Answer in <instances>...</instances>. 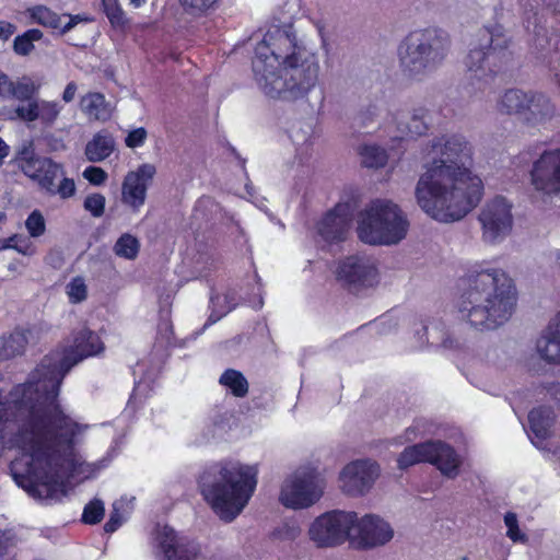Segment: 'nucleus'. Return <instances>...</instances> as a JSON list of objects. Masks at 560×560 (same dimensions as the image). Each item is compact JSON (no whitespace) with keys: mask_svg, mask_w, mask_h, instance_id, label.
<instances>
[{"mask_svg":"<svg viewBox=\"0 0 560 560\" xmlns=\"http://www.w3.org/2000/svg\"><path fill=\"white\" fill-rule=\"evenodd\" d=\"M11 79L7 73L0 70V97H7L9 88L11 86Z\"/></svg>","mask_w":560,"mask_h":560,"instance_id":"obj_55","label":"nucleus"},{"mask_svg":"<svg viewBox=\"0 0 560 560\" xmlns=\"http://www.w3.org/2000/svg\"><path fill=\"white\" fill-rule=\"evenodd\" d=\"M462 285L458 312L475 329H497L512 316L517 294L513 280L504 270H471Z\"/></svg>","mask_w":560,"mask_h":560,"instance_id":"obj_3","label":"nucleus"},{"mask_svg":"<svg viewBox=\"0 0 560 560\" xmlns=\"http://www.w3.org/2000/svg\"><path fill=\"white\" fill-rule=\"evenodd\" d=\"M452 48L450 33L439 26L409 32L397 48L398 66L404 78L421 82L446 60Z\"/></svg>","mask_w":560,"mask_h":560,"instance_id":"obj_5","label":"nucleus"},{"mask_svg":"<svg viewBox=\"0 0 560 560\" xmlns=\"http://www.w3.org/2000/svg\"><path fill=\"white\" fill-rule=\"evenodd\" d=\"M15 113L16 116L23 121H35L40 115L39 104L36 101L31 100L26 106H18L15 108Z\"/></svg>","mask_w":560,"mask_h":560,"instance_id":"obj_48","label":"nucleus"},{"mask_svg":"<svg viewBox=\"0 0 560 560\" xmlns=\"http://www.w3.org/2000/svg\"><path fill=\"white\" fill-rule=\"evenodd\" d=\"M258 88L271 98L298 100L318 83L319 58L292 24L272 25L255 47L252 59Z\"/></svg>","mask_w":560,"mask_h":560,"instance_id":"obj_2","label":"nucleus"},{"mask_svg":"<svg viewBox=\"0 0 560 560\" xmlns=\"http://www.w3.org/2000/svg\"><path fill=\"white\" fill-rule=\"evenodd\" d=\"M423 330L427 335L428 342L431 345L441 346L450 350H457L464 345L460 338L456 337L453 332L446 331L444 327L439 324L424 326Z\"/></svg>","mask_w":560,"mask_h":560,"instance_id":"obj_31","label":"nucleus"},{"mask_svg":"<svg viewBox=\"0 0 560 560\" xmlns=\"http://www.w3.org/2000/svg\"><path fill=\"white\" fill-rule=\"evenodd\" d=\"M30 15L36 23L57 31L60 34L70 30V21L62 24L61 18L45 5H36L30 9Z\"/></svg>","mask_w":560,"mask_h":560,"instance_id":"obj_32","label":"nucleus"},{"mask_svg":"<svg viewBox=\"0 0 560 560\" xmlns=\"http://www.w3.org/2000/svg\"><path fill=\"white\" fill-rule=\"evenodd\" d=\"M322 494L316 469L300 467L283 481L279 501L285 508L301 510L315 504Z\"/></svg>","mask_w":560,"mask_h":560,"instance_id":"obj_9","label":"nucleus"},{"mask_svg":"<svg viewBox=\"0 0 560 560\" xmlns=\"http://www.w3.org/2000/svg\"><path fill=\"white\" fill-rule=\"evenodd\" d=\"M257 475L256 466L240 462L215 463L200 475V492L221 520L232 522L254 494Z\"/></svg>","mask_w":560,"mask_h":560,"instance_id":"obj_4","label":"nucleus"},{"mask_svg":"<svg viewBox=\"0 0 560 560\" xmlns=\"http://www.w3.org/2000/svg\"><path fill=\"white\" fill-rule=\"evenodd\" d=\"M419 430V425L416 424V425H412V427H409L407 430H406V441H412L417 438V433L416 431Z\"/></svg>","mask_w":560,"mask_h":560,"instance_id":"obj_59","label":"nucleus"},{"mask_svg":"<svg viewBox=\"0 0 560 560\" xmlns=\"http://www.w3.org/2000/svg\"><path fill=\"white\" fill-rule=\"evenodd\" d=\"M337 279L350 291L371 287L376 280L374 264L363 256H349L340 261L337 269Z\"/></svg>","mask_w":560,"mask_h":560,"instance_id":"obj_18","label":"nucleus"},{"mask_svg":"<svg viewBox=\"0 0 560 560\" xmlns=\"http://www.w3.org/2000/svg\"><path fill=\"white\" fill-rule=\"evenodd\" d=\"M512 210L513 203L503 196H495L482 206L478 221L486 244H500L511 234L514 222Z\"/></svg>","mask_w":560,"mask_h":560,"instance_id":"obj_11","label":"nucleus"},{"mask_svg":"<svg viewBox=\"0 0 560 560\" xmlns=\"http://www.w3.org/2000/svg\"><path fill=\"white\" fill-rule=\"evenodd\" d=\"M139 249V241L129 233L122 234L114 245L115 254L126 259H135L138 256Z\"/></svg>","mask_w":560,"mask_h":560,"instance_id":"obj_38","label":"nucleus"},{"mask_svg":"<svg viewBox=\"0 0 560 560\" xmlns=\"http://www.w3.org/2000/svg\"><path fill=\"white\" fill-rule=\"evenodd\" d=\"M39 119L45 124H52L59 114L56 103L43 102L39 104Z\"/></svg>","mask_w":560,"mask_h":560,"instance_id":"obj_50","label":"nucleus"},{"mask_svg":"<svg viewBox=\"0 0 560 560\" xmlns=\"http://www.w3.org/2000/svg\"><path fill=\"white\" fill-rule=\"evenodd\" d=\"M15 31L16 26L13 23L4 20L0 21V39L2 42L9 40Z\"/></svg>","mask_w":560,"mask_h":560,"instance_id":"obj_53","label":"nucleus"},{"mask_svg":"<svg viewBox=\"0 0 560 560\" xmlns=\"http://www.w3.org/2000/svg\"><path fill=\"white\" fill-rule=\"evenodd\" d=\"M124 505L121 501H116L113 503V510L109 514L108 521L104 525V530L108 534L116 532L125 522L120 513V508Z\"/></svg>","mask_w":560,"mask_h":560,"instance_id":"obj_47","label":"nucleus"},{"mask_svg":"<svg viewBox=\"0 0 560 560\" xmlns=\"http://www.w3.org/2000/svg\"><path fill=\"white\" fill-rule=\"evenodd\" d=\"M82 21H91L89 18H83L81 16L80 14H77V15H73L72 14V28L79 23V22H82Z\"/></svg>","mask_w":560,"mask_h":560,"instance_id":"obj_60","label":"nucleus"},{"mask_svg":"<svg viewBox=\"0 0 560 560\" xmlns=\"http://www.w3.org/2000/svg\"><path fill=\"white\" fill-rule=\"evenodd\" d=\"M351 221V205L337 203L317 223V233L327 243L341 242L347 237Z\"/></svg>","mask_w":560,"mask_h":560,"instance_id":"obj_19","label":"nucleus"},{"mask_svg":"<svg viewBox=\"0 0 560 560\" xmlns=\"http://www.w3.org/2000/svg\"><path fill=\"white\" fill-rule=\"evenodd\" d=\"M546 5L560 18V0H544Z\"/></svg>","mask_w":560,"mask_h":560,"instance_id":"obj_57","label":"nucleus"},{"mask_svg":"<svg viewBox=\"0 0 560 560\" xmlns=\"http://www.w3.org/2000/svg\"><path fill=\"white\" fill-rule=\"evenodd\" d=\"M536 349L546 362L560 363V312L537 340Z\"/></svg>","mask_w":560,"mask_h":560,"instance_id":"obj_23","label":"nucleus"},{"mask_svg":"<svg viewBox=\"0 0 560 560\" xmlns=\"http://www.w3.org/2000/svg\"><path fill=\"white\" fill-rule=\"evenodd\" d=\"M219 383L235 397L243 398L248 394L249 384L244 374L237 370L226 369L221 374Z\"/></svg>","mask_w":560,"mask_h":560,"instance_id":"obj_33","label":"nucleus"},{"mask_svg":"<svg viewBox=\"0 0 560 560\" xmlns=\"http://www.w3.org/2000/svg\"><path fill=\"white\" fill-rule=\"evenodd\" d=\"M430 120L428 108L423 106L415 107L407 117H399L397 129L402 138H418L429 131Z\"/></svg>","mask_w":560,"mask_h":560,"instance_id":"obj_24","label":"nucleus"},{"mask_svg":"<svg viewBox=\"0 0 560 560\" xmlns=\"http://www.w3.org/2000/svg\"><path fill=\"white\" fill-rule=\"evenodd\" d=\"M147 137H148V132H147L145 128L139 127V128L131 130L127 135V137L125 139V143L128 148L135 149V148L143 145L147 140Z\"/></svg>","mask_w":560,"mask_h":560,"instance_id":"obj_51","label":"nucleus"},{"mask_svg":"<svg viewBox=\"0 0 560 560\" xmlns=\"http://www.w3.org/2000/svg\"><path fill=\"white\" fill-rule=\"evenodd\" d=\"M358 521L355 512L330 511L314 520L308 529L310 539L318 548L336 547L351 538V530Z\"/></svg>","mask_w":560,"mask_h":560,"instance_id":"obj_10","label":"nucleus"},{"mask_svg":"<svg viewBox=\"0 0 560 560\" xmlns=\"http://www.w3.org/2000/svg\"><path fill=\"white\" fill-rule=\"evenodd\" d=\"M394 537V529L388 522L378 515L366 514L358 517L352 530L351 539L362 549H372L384 546Z\"/></svg>","mask_w":560,"mask_h":560,"instance_id":"obj_16","label":"nucleus"},{"mask_svg":"<svg viewBox=\"0 0 560 560\" xmlns=\"http://www.w3.org/2000/svg\"><path fill=\"white\" fill-rule=\"evenodd\" d=\"M82 176L93 186H102L108 178V174L105 170L98 166H88Z\"/></svg>","mask_w":560,"mask_h":560,"instance_id":"obj_49","label":"nucleus"},{"mask_svg":"<svg viewBox=\"0 0 560 560\" xmlns=\"http://www.w3.org/2000/svg\"><path fill=\"white\" fill-rule=\"evenodd\" d=\"M46 259H47L48 264L51 265L54 268L61 267V265L63 262V257H62L61 253L57 249L50 250L48 253Z\"/></svg>","mask_w":560,"mask_h":560,"instance_id":"obj_54","label":"nucleus"},{"mask_svg":"<svg viewBox=\"0 0 560 560\" xmlns=\"http://www.w3.org/2000/svg\"><path fill=\"white\" fill-rule=\"evenodd\" d=\"M27 343L26 331L22 329H14L8 336H2L0 338V361L23 354Z\"/></svg>","mask_w":560,"mask_h":560,"instance_id":"obj_30","label":"nucleus"},{"mask_svg":"<svg viewBox=\"0 0 560 560\" xmlns=\"http://www.w3.org/2000/svg\"><path fill=\"white\" fill-rule=\"evenodd\" d=\"M529 91L521 89L506 90L497 102V109L501 114L517 115L520 118L525 110V103L528 102Z\"/></svg>","mask_w":560,"mask_h":560,"instance_id":"obj_27","label":"nucleus"},{"mask_svg":"<svg viewBox=\"0 0 560 560\" xmlns=\"http://www.w3.org/2000/svg\"><path fill=\"white\" fill-rule=\"evenodd\" d=\"M210 301L213 306V311L209 317V320L212 323L220 319L223 315L228 314L236 306L235 296L233 293H226L224 295H212Z\"/></svg>","mask_w":560,"mask_h":560,"instance_id":"obj_39","label":"nucleus"},{"mask_svg":"<svg viewBox=\"0 0 560 560\" xmlns=\"http://www.w3.org/2000/svg\"><path fill=\"white\" fill-rule=\"evenodd\" d=\"M103 11L113 28L125 31L129 25V19L118 0H102Z\"/></svg>","mask_w":560,"mask_h":560,"instance_id":"obj_34","label":"nucleus"},{"mask_svg":"<svg viewBox=\"0 0 560 560\" xmlns=\"http://www.w3.org/2000/svg\"><path fill=\"white\" fill-rule=\"evenodd\" d=\"M21 168L47 191L59 192L62 198L70 197V178L63 176L62 167L51 159L31 156L22 161Z\"/></svg>","mask_w":560,"mask_h":560,"instance_id":"obj_12","label":"nucleus"},{"mask_svg":"<svg viewBox=\"0 0 560 560\" xmlns=\"http://www.w3.org/2000/svg\"><path fill=\"white\" fill-rule=\"evenodd\" d=\"M553 421L555 415L549 407L535 408L528 415L530 431L538 440H545L550 435Z\"/></svg>","mask_w":560,"mask_h":560,"instance_id":"obj_29","label":"nucleus"},{"mask_svg":"<svg viewBox=\"0 0 560 560\" xmlns=\"http://www.w3.org/2000/svg\"><path fill=\"white\" fill-rule=\"evenodd\" d=\"M80 107L90 120L106 121L112 117L110 105L101 93H90L82 97Z\"/></svg>","mask_w":560,"mask_h":560,"instance_id":"obj_28","label":"nucleus"},{"mask_svg":"<svg viewBox=\"0 0 560 560\" xmlns=\"http://www.w3.org/2000/svg\"><path fill=\"white\" fill-rule=\"evenodd\" d=\"M302 533V529L296 521H288L278 525L273 532L272 537L281 541H293Z\"/></svg>","mask_w":560,"mask_h":560,"instance_id":"obj_42","label":"nucleus"},{"mask_svg":"<svg viewBox=\"0 0 560 560\" xmlns=\"http://www.w3.org/2000/svg\"><path fill=\"white\" fill-rule=\"evenodd\" d=\"M233 153L237 159H240L242 167L245 168V160L241 159L240 155L236 153L235 149H233Z\"/></svg>","mask_w":560,"mask_h":560,"instance_id":"obj_63","label":"nucleus"},{"mask_svg":"<svg viewBox=\"0 0 560 560\" xmlns=\"http://www.w3.org/2000/svg\"><path fill=\"white\" fill-rule=\"evenodd\" d=\"M540 22L541 19L533 7L524 11L525 28L533 35L532 45L537 51L542 52L551 46V37L548 36L547 28Z\"/></svg>","mask_w":560,"mask_h":560,"instance_id":"obj_26","label":"nucleus"},{"mask_svg":"<svg viewBox=\"0 0 560 560\" xmlns=\"http://www.w3.org/2000/svg\"><path fill=\"white\" fill-rule=\"evenodd\" d=\"M184 10L192 15H205L214 10L219 0H179Z\"/></svg>","mask_w":560,"mask_h":560,"instance_id":"obj_43","label":"nucleus"},{"mask_svg":"<svg viewBox=\"0 0 560 560\" xmlns=\"http://www.w3.org/2000/svg\"><path fill=\"white\" fill-rule=\"evenodd\" d=\"M408 229L409 221L396 203L376 199L361 213L358 236L371 245H394L406 237Z\"/></svg>","mask_w":560,"mask_h":560,"instance_id":"obj_7","label":"nucleus"},{"mask_svg":"<svg viewBox=\"0 0 560 560\" xmlns=\"http://www.w3.org/2000/svg\"><path fill=\"white\" fill-rule=\"evenodd\" d=\"M362 164L369 168H381L387 163V152L375 144H365L360 149Z\"/></svg>","mask_w":560,"mask_h":560,"instance_id":"obj_35","label":"nucleus"},{"mask_svg":"<svg viewBox=\"0 0 560 560\" xmlns=\"http://www.w3.org/2000/svg\"><path fill=\"white\" fill-rule=\"evenodd\" d=\"M9 154V145L0 138V166Z\"/></svg>","mask_w":560,"mask_h":560,"instance_id":"obj_58","label":"nucleus"},{"mask_svg":"<svg viewBox=\"0 0 560 560\" xmlns=\"http://www.w3.org/2000/svg\"><path fill=\"white\" fill-rule=\"evenodd\" d=\"M115 150L116 141L113 133L107 129H102L88 141L84 155L89 162L98 163L109 158Z\"/></svg>","mask_w":560,"mask_h":560,"instance_id":"obj_25","label":"nucleus"},{"mask_svg":"<svg viewBox=\"0 0 560 560\" xmlns=\"http://www.w3.org/2000/svg\"><path fill=\"white\" fill-rule=\"evenodd\" d=\"M88 289L82 278L72 279V303H79L86 299Z\"/></svg>","mask_w":560,"mask_h":560,"instance_id":"obj_52","label":"nucleus"},{"mask_svg":"<svg viewBox=\"0 0 560 560\" xmlns=\"http://www.w3.org/2000/svg\"><path fill=\"white\" fill-rule=\"evenodd\" d=\"M89 429L88 424H80L72 421V447L79 438ZM105 467L103 462L100 463H88L82 456L72 450V485L80 483L86 479L94 478L97 472Z\"/></svg>","mask_w":560,"mask_h":560,"instance_id":"obj_21","label":"nucleus"},{"mask_svg":"<svg viewBox=\"0 0 560 560\" xmlns=\"http://www.w3.org/2000/svg\"><path fill=\"white\" fill-rule=\"evenodd\" d=\"M419 463H430L447 478H455L462 460L455 450L442 441H427L406 447L397 459L398 467L406 469Z\"/></svg>","mask_w":560,"mask_h":560,"instance_id":"obj_8","label":"nucleus"},{"mask_svg":"<svg viewBox=\"0 0 560 560\" xmlns=\"http://www.w3.org/2000/svg\"><path fill=\"white\" fill-rule=\"evenodd\" d=\"M557 265L560 267V252L557 253Z\"/></svg>","mask_w":560,"mask_h":560,"instance_id":"obj_64","label":"nucleus"},{"mask_svg":"<svg viewBox=\"0 0 560 560\" xmlns=\"http://www.w3.org/2000/svg\"><path fill=\"white\" fill-rule=\"evenodd\" d=\"M380 476V466L369 459L349 463L340 472V488L349 495L357 497L366 493Z\"/></svg>","mask_w":560,"mask_h":560,"instance_id":"obj_15","label":"nucleus"},{"mask_svg":"<svg viewBox=\"0 0 560 560\" xmlns=\"http://www.w3.org/2000/svg\"><path fill=\"white\" fill-rule=\"evenodd\" d=\"M106 199L102 194H91L84 200V208L95 218L103 215Z\"/></svg>","mask_w":560,"mask_h":560,"instance_id":"obj_46","label":"nucleus"},{"mask_svg":"<svg viewBox=\"0 0 560 560\" xmlns=\"http://www.w3.org/2000/svg\"><path fill=\"white\" fill-rule=\"evenodd\" d=\"M156 542L163 560H201L200 546L187 537L178 536L167 526H159L156 529Z\"/></svg>","mask_w":560,"mask_h":560,"instance_id":"obj_17","label":"nucleus"},{"mask_svg":"<svg viewBox=\"0 0 560 560\" xmlns=\"http://www.w3.org/2000/svg\"><path fill=\"white\" fill-rule=\"evenodd\" d=\"M10 546L11 537L4 530H0V558L8 553Z\"/></svg>","mask_w":560,"mask_h":560,"instance_id":"obj_56","label":"nucleus"},{"mask_svg":"<svg viewBox=\"0 0 560 560\" xmlns=\"http://www.w3.org/2000/svg\"><path fill=\"white\" fill-rule=\"evenodd\" d=\"M427 162L415 196L431 219L452 223L465 218L480 202L483 184L471 170L472 147L462 135H442L423 149Z\"/></svg>","mask_w":560,"mask_h":560,"instance_id":"obj_1","label":"nucleus"},{"mask_svg":"<svg viewBox=\"0 0 560 560\" xmlns=\"http://www.w3.org/2000/svg\"><path fill=\"white\" fill-rule=\"evenodd\" d=\"M476 39L477 43L469 49L465 65L471 79L489 85L511 60V38L503 26L497 24L478 30Z\"/></svg>","mask_w":560,"mask_h":560,"instance_id":"obj_6","label":"nucleus"},{"mask_svg":"<svg viewBox=\"0 0 560 560\" xmlns=\"http://www.w3.org/2000/svg\"><path fill=\"white\" fill-rule=\"evenodd\" d=\"M104 343L93 330L83 327L72 339V366L84 359L95 357L104 351Z\"/></svg>","mask_w":560,"mask_h":560,"instance_id":"obj_22","label":"nucleus"},{"mask_svg":"<svg viewBox=\"0 0 560 560\" xmlns=\"http://www.w3.org/2000/svg\"><path fill=\"white\" fill-rule=\"evenodd\" d=\"M556 115V106L548 95L542 92L529 91L528 102L521 119L528 126L542 125Z\"/></svg>","mask_w":560,"mask_h":560,"instance_id":"obj_20","label":"nucleus"},{"mask_svg":"<svg viewBox=\"0 0 560 560\" xmlns=\"http://www.w3.org/2000/svg\"><path fill=\"white\" fill-rule=\"evenodd\" d=\"M43 33L37 28H31L22 35H18L13 40V50L16 55L27 56L34 49V42L39 40Z\"/></svg>","mask_w":560,"mask_h":560,"instance_id":"obj_37","label":"nucleus"},{"mask_svg":"<svg viewBox=\"0 0 560 560\" xmlns=\"http://www.w3.org/2000/svg\"><path fill=\"white\" fill-rule=\"evenodd\" d=\"M70 97H71V94H70V83H68L65 89H63V93H62V98L66 101V102H70Z\"/></svg>","mask_w":560,"mask_h":560,"instance_id":"obj_61","label":"nucleus"},{"mask_svg":"<svg viewBox=\"0 0 560 560\" xmlns=\"http://www.w3.org/2000/svg\"><path fill=\"white\" fill-rule=\"evenodd\" d=\"M37 93V86L27 77H23L18 82L11 81L7 97H14L21 102L31 101Z\"/></svg>","mask_w":560,"mask_h":560,"instance_id":"obj_36","label":"nucleus"},{"mask_svg":"<svg viewBox=\"0 0 560 560\" xmlns=\"http://www.w3.org/2000/svg\"><path fill=\"white\" fill-rule=\"evenodd\" d=\"M155 174V165L143 163L135 171L128 172L124 177L121 184V202L130 208L132 212H139L144 206L148 189L152 185Z\"/></svg>","mask_w":560,"mask_h":560,"instance_id":"obj_14","label":"nucleus"},{"mask_svg":"<svg viewBox=\"0 0 560 560\" xmlns=\"http://www.w3.org/2000/svg\"><path fill=\"white\" fill-rule=\"evenodd\" d=\"M25 228L30 234L31 237H39L44 235L46 231V222L44 219V215L39 210H33L26 221H25Z\"/></svg>","mask_w":560,"mask_h":560,"instance_id":"obj_44","label":"nucleus"},{"mask_svg":"<svg viewBox=\"0 0 560 560\" xmlns=\"http://www.w3.org/2000/svg\"><path fill=\"white\" fill-rule=\"evenodd\" d=\"M504 523L508 527L506 536L513 540L514 542H525L527 537L525 534H522L518 528L517 516L515 513L508 512L504 515Z\"/></svg>","mask_w":560,"mask_h":560,"instance_id":"obj_45","label":"nucleus"},{"mask_svg":"<svg viewBox=\"0 0 560 560\" xmlns=\"http://www.w3.org/2000/svg\"><path fill=\"white\" fill-rule=\"evenodd\" d=\"M147 0H129V3L133 5L135 8H139L142 4H144Z\"/></svg>","mask_w":560,"mask_h":560,"instance_id":"obj_62","label":"nucleus"},{"mask_svg":"<svg viewBox=\"0 0 560 560\" xmlns=\"http://www.w3.org/2000/svg\"><path fill=\"white\" fill-rule=\"evenodd\" d=\"M105 514L104 502L100 499L90 501L83 509L81 521L84 524H98Z\"/></svg>","mask_w":560,"mask_h":560,"instance_id":"obj_41","label":"nucleus"},{"mask_svg":"<svg viewBox=\"0 0 560 560\" xmlns=\"http://www.w3.org/2000/svg\"><path fill=\"white\" fill-rule=\"evenodd\" d=\"M2 247L5 249H14L25 256H32L36 253V246L31 241V236L22 234H13L5 238Z\"/></svg>","mask_w":560,"mask_h":560,"instance_id":"obj_40","label":"nucleus"},{"mask_svg":"<svg viewBox=\"0 0 560 560\" xmlns=\"http://www.w3.org/2000/svg\"><path fill=\"white\" fill-rule=\"evenodd\" d=\"M530 184L544 197H560V148L545 150L532 164Z\"/></svg>","mask_w":560,"mask_h":560,"instance_id":"obj_13","label":"nucleus"}]
</instances>
